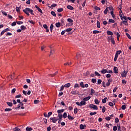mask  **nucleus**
I'll list each match as a JSON object with an SVG mask.
<instances>
[{
  "label": "nucleus",
  "mask_w": 131,
  "mask_h": 131,
  "mask_svg": "<svg viewBox=\"0 0 131 131\" xmlns=\"http://www.w3.org/2000/svg\"><path fill=\"white\" fill-rule=\"evenodd\" d=\"M23 11L24 13L27 15V16L30 15V14H29V13H30L31 15H34V13H33V10L29 8H26L25 9H24Z\"/></svg>",
  "instance_id": "obj_1"
},
{
  "label": "nucleus",
  "mask_w": 131,
  "mask_h": 131,
  "mask_svg": "<svg viewBox=\"0 0 131 131\" xmlns=\"http://www.w3.org/2000/svg\"><path fill=\"white\" fill-rule=\"evenodd\" d=\"M64 111H65V110L64 109L57 110V113H58V117L59 118H63V115H62V113H63Z\"/></svg>",
  "instance_id": "obj_2"
},
{
  "label": "nucleus",
  "mask_w": 131,
  "mask_h": 131,
  "mask_svg": "<svg viewBox=\"0 0 131 131\" xmlns=\"http://www.w3.org/2000/svg\"><path fill=\"white\" fill-rule=\"evenodd\" d=\"M76 104L78 106H85V105L86 104V102H85L84 101V100H83V101H81L80 102H76Z\"/></svg>",
  "instance_id": "obj_3"
},
{
  "label": "nucleus",
  "mask_w": 131,
  "mask_h": 131,
  "mask_svg": "<svg viewBox=\"0 0 131 131\" xmlns=\"http://www.w3.org/2000/svg\"><path fill=\"white\" fill-rule=\"evenodd\" d=\"M58 120H59V119L56 118L55 117H51L50 118V122H53V123H56Z\"/></svg>",
  "instance_id": "obj_4"
},
{
  "label": "nucleus",
  "mask_w": 131,
  "mask_h": 131,
  "mask_svg": "<svg viewBox=\"0 0 131 131\" xmlns=\"http://www.w3.org/2000/svg\"><path fill=\"white\" fill-rule=\"evenodd\" d=\"M89 107L94 109V110H98V106L95 104H90Z\"/></svg>",
  "instance_id": "obj_5"
},
{
  "label": "nucleus",
  "mask_w": 131,
  "mask_h": 131,
  "mask_svg": "<svg viewBox=\"0 0 131 131\" xmlns=\"http://www.w3.org/2000/svg\"><path fill=\"white\" fill-rule=\"evenodd\" d=\"M127 72L128 71L124 70L123 72L121 73V76L122 77H126V74H127Z\"/></svg>",
  "instance_id": "obj_6"
},
{
  "label": "nucleus",
  "mask_w": 131,
  "mask_h": 131,
  "mask_svg": "<svg viewBox=\"0 0 131 131\" xmlns=\"http://www.w3.org/2000/svg\"><path fill=\"white\" fill-rule=\"evenodd\" d=\"M67 21L69 22V25L70 26H72L73 25V20L71 18H68Z\"/></svg>",
  "instance_id": "obj_7"
},
{
  "label": "nucleus",
  "mask_w": 131,
  "mask_h": 131,
  "mask_svg": "<svg viewBox=\"0 0 131 131\" xmlns=\"http://www.w3.org/2000/svg\"><path fill=\"white\" fill-rule=\"evenodd\" d=\"M71 93L72 95H78L79 92L78 91H72Z\"/></svg>",
  "instance_id": "obj_8"
},
{
  "label": "nucleus",
  "mask_w": 131,
  "mask_h": 131,
  "mask_svg": "<svg viewBox=\"0 0 131 131\" xmlns=\"http://www.w3.org/2000/svg\"><path fill=\"white\" fill-rule=\"evenodd\" d=\"M110 37H111V38H109V39H111L113 45H115V41L114 40V38L113 37V36H111Z\"/></svg>",
  "instance_id": "obj_9"
},
{
  "label": "nucleus",
  "mask_w": 131,
  "mask_h": 131,
  "mask_svg": "<svg viewBox=\"0 0 131 131\" xmlns=\"http://www.w3.org/2000/svg\"><path fill=\"white\" fill-rule=\"evenodd\" d=\"M86 127V125H83L82 124H81L80 125V129H84V128H85Z\"/></svg>",
  "instance_id": "obj_10"
},
{
  "label": "nucleus",
  "mask_w": 131,
  "mask_h": 131,
  "mask_svg": "<svg viewBox=\"0 0 131 131\" xmlns=\"http://www.w3.org/2000/svg\"><path fill=\"white\" fill-rule=\"evenodd\" d=\"M43 27L46 30V32H49V30L48 29V25H47L46 24H44L43 25Z\"/></svg>",
  "instance_id": "obj_11"
},
{
  "label": "nucleus",
  "mask_w": 131,
  "mask_h": 131,
  "mask_svg": "<svg viewBox=\"0 0 131 131\" xmlns=\"http://www.w3.org/2000/svg\"><path fill=\"white\" fill-rule=\"evenodd\" d=\"M114 73H118V69L116 67H114Z\"/></svg>",
  "instance_id": "obj_12"
},
{
  "label": "nucleus",
  "mask_w": 131,
  "mask_h": 131,
  "mask_svg": "<svg viewBox=\"0 0 131 131\" xmlns=\"http://www.w3.org/2000/svg\"><path fill=\"white\" fill-rule=\"evenodd\" d=\"M68 119H69V120H73L74 119V117L71 116L70 115H68Z\"/></svg>",
  "instance_id": "obj_13"
},
{
  "label": "nucleus",
  "mask_w": 131,
  "mask_h": 131,
  "mask_svg": "<svg viewBox=\"0 0 131 131\" xmlns=\"http://www.w3.org/2000/svg\"><path fill=\"white\" fill-rule=\"evenodd\" d=\"M67 9H69V10H71V11L74 10V8H73V7L71 6V5H68L67 6Z\"/></svg>",
  "instance_id": "obj_14"
},
{
  "label": "nucleus",
  "mask_w": 131,
  "mask_h": 131,
  "mask_svg": "<svg viewBox=\"0 0 131 131\" xmlns=\"http://www.w3.org/2000/svg\"><path fill=\"white\" fill-rule=\"evenodd\" d=\"M91 96H88L87 97H85L83 99V101L85 102V101H89L90 99H91Z\"/></svg>",
  "instance_id": "obj_15"
},
{
  "label": "nucleus",
  "mask_w": 131,
  "mask_h": 131,
  "mask_svg": "<svg viewBox=\"0 0 131 131\" xmlns=\"http://www.w3.org/2000/svg\"><path fill=\"white\" fill-rule=\"evenodd\" d=\"M64 66H70V65H72V62H66L64 63Z\"/></svg>",
  "instance_id": "obj_16"
},
{
  "label": "nucleus",
  "mask_w": 131,
  "mask_h": 131,
  "mask_svg": "<svg viewBox=\"0 0 131 131\" xmlns=\"http://www.w3.org/2000/svg\"><path fill=\"white\" fill-rule=\"evenodd\" d=\"M97 28H100L101 27V23H100L99 20H97Z\"/></svg>",
  "instance_id": "obj_17"
},
{
  "label": "nucleus",
  "mask_w": 131,
  "mask_h": 131,
  "mask_svg": "<svg viewBox=\"0 0 131 131\" xmlns=\"http://www.w3.org/2000/svg\"><path fill=\"white\" fill-rule=\"evenodd\" d=\"M6 104H7L8 106L9 107H12L13 106V103L10 102H7Z\"/></svg>",
  "instance_id": "obj_18"
},
{
  "label": "nucleus",
  "mask_w": 131,
  "mask_h": 131,
  "mask_svg": "<svg viewBox=\"0 0 131 131\" xmlns=\"http://www.w3.org/2000/svg\"><path fill=\"white\" fill-rule=\"evenodd\" d=\"M70 85H71V84L70 83H68L64 85V88H70Z\"/></svg>",
  "instance_id": "obj_19"
},
{
  "label": "nucleus",
  "mask_w": 131,
  "mask_h": 131,
  "mask_svg": "<svg viewBox=\"0 0 131 131\" xmlns=\"http://www.w3.org/2000/svg\"><path fill=\"white\" fill-rule=\"evenodd\" d=\"M107 34L108 35H111V36H112V35H113V32H112V31H107Z\"/></svg>",
  "instance_id": "obj_20"
},
{
  "label": "nucleus",
  "mask_w": 131,
  "mask_h": 131,
  "mask_svg": "<svg viewBox=\"0 0 131 131\" xmlns=\"http://www.w3.org/2000/svg\"><path fill=\"white\" fill-rule=\"evenodd\" d=\"M107 102V97L104 98L102 100V102L103 104H105Z\"/></svg>",
  "instance_id": "obj_21"
},
{
  "label": "nucleus",
  "mask_w": 131,
  "mask_h": 131,
  "mask_svg": "<svg viewBox=\"0 0 131 131\" xmlns=\"http://www.w3.org/2000/svg\"><path fill=\"white\" fill-rule=\"evenodd\" d=\"M101 72L102 74H105V73H107V70L106 69H103L101 71Z\"/></svg>",
  "instance_id": "obj_22"
},
{
  "label": "nucleus",
  "mask_w": 131,
  "mask_h": 131,
  "mask_svg": "<svg viewBox=\"0 0 131 131\" xmlns=\"http://www.w3.org/2000/svg\"><path fill=\"white\" fill-rule=\"evenodd\" d=\"M117 58H118V54H116L114 59V62H116V61H117Z\"/></svg>",
  "instance_id": "obj_23"
},
{
  "label": "nucleus",
  "mask_w": 131,
  "mask_h": 131,
  "mask_svg": "<svg viewBox=\"0 0 131 131\" xmlns=\"http://www.w3.org/2000/svg\"><path fill=\"white\" fill-rule=\"evenodd\" d=\"M100 32H101L100 31H98V30H94V31H93V33L94 34H97L98 33H100Z\"/></svg>",
  "instance_id": "obj_24"
},
{
  "label": "nucleus",
  "mask_w": 131,
  "mask_h": 131,
  "mask_svg": "<svg viewBox=\"0 0 131 131\" xmlns=\"http://www.w3.org/2000/svg\"><path fill=\"white\" fill-rule=\"evenodd\" d=\"M77 112H78V109L77 108V107H76L74 109V114H77Z\"/></svg>",
  "instance_id": "obj_25"
},
{
  "label": "nucleus",
  "mask_w": 131,
  "mask_h": 131,
  "mask_svg": "<svg viewBox=\"0 0 131 131\" xmlns=\"http://www.w3.org/2000/svg\"><path fill=\"white\" fill-rule=\"evenodd\" d=\"M53 29H54V25L52 24L50 26V31L51 32H53Z\"/></svg>",
  "instance_id": "obj_26"
},
{
  "label": "nucleus",
  "mask_w": 131,
  "mask_h": 131,
  "mask_svg": "<svg viewBox=\"0 0 131 131\" xmlns=\"http://www.w3.org/2000/svg\"><path fill=\"white\" fill-rule=\"evenodd\" d=\"M107 9L110 10L111 11H114V8H113V7H112V6H110L109 7H107Z\"/></svg>",
  "instance_id": "obj_27"
},
{
  "label": "nucleus",
  "mask_w": 131,
  "mask_h": 131,
  "mask_svg": "<svg viewBox=\"0 0 131 131\" xmlns=\"http://www.w3.org/2000/svg\"><path fill=\"white\" fill-rule=\"evenodd\" d=\"M95 90H94L93 89H91V92L90 94H91L92 96H93V95H94V94H95Z\"/></svg>",
  "instance_id": "obj_28"
},
{
  "label": "nucleus",
  "mask_w": 131,
  "mask_h": 131,
  "mask_svg": "<svg viewBox=\"0 0 131 131\" xmlns=\"http://www.w3.org/2000/svg\"><path fill=\"white\" fill-rule=\"evenodd\" d=\"M32 128L31 127H27L26 128V130L27 131H31L32 130Z\"/></svg>",
  "instance_id": "obj_29"
},
{
  "label": "nucleus",
  "mask_w": 131,
  "mask_h": 131,
  "mask_svg": "<svg viewBox=\"0 0 131 131\" xmlns=\"http://www.w3.org/2000/svg\"><path fill=\"white\" fill-rule=\"evenodd\" d=\"M62 117L65 119V118H67V113H64Z\"/></svg>",
  "instance_id": "obj_30"
},
{
  "label": "nucleus",
  "mask_w": 131,
  "mask_h": 131,
  "mask_svg": "<svg viewBox=\"0 0 131 131\" xmlns=\"http://www.w3.org/2000/svg\"><path fill=\"white\" fill-rule=\"evenodd\" d=\"M51 15H52V16H54V17H56V16H57L55 11H51Z\"/></svg>",
  "instance_id": "obj_31"
},
{
  "label": "nucleus",
  "mask_w": 131,
  "mask_h": 131,
  "mask_svg": "<svg viewBox=\"0 0 131 131\" xmlns=\"http://www.w3.org/2000/svg\"><path fill=\"white\" fill-rule=\"evenodd\" d=\"M91 82H93V83H96V82H97V79L95 78H92L91 80Z\"/></svg>",
  "instance_id": "obj_32"
},
{
  "label": "nucleus",
  "mask_w": 131,
  "mask_h": 131,
  "mask_svg": "<svg viewBox=\"0 0 131 131\" xmlns=\"http://www.w3.org/2000/svg\"><path fill=\"white\" fill-rule=\"evenodd\" d=\"M58 73V71H56L54 74H50V76H51V77H54V76H55V75H57V74Z\"/></svg>",
  "instance_id": "obj_33"
},
{
  "label": "nucleus",
  "mask_w": 131,
  "mask_h": 131,
  "mask_svg": "<svg viewBox=\"0 0 131 131\" xmlns=\"http://www.w3.org/2000/svg\"><path fill=\"white\" fill-rule=\"evenodd\" d=\"M94 102H95V104H97V105L100 104V101L97 99H95Z\"/></svg>",
  "instance_id": "obj_34"
},
{
  "label": "nucleus",
  "mask_w": 131,
  "mask_h": 131,
  "mask_svg": "<svg viewBox=\"0 0 131 131\" xmlns=\"http://www.w3.org/2000/svg\"><path fill=\"white\" fill-rule=\"evenodd\" d=\"M108 12H109V10L108 9V7H107L105 10L104 11L103 13L104 14H106L107 13H108Z\"/></svg>",
  "instance_id": "obj_35"
},
{
  "label": "nucleus",
  "mask_w": 131,
  "mask_h": 131,
  "mask_svg": "<svg viewBox=\"0 0 131 131\" xmlns=\"http://www.w3.org/2000/svg\"><path fill=\"white\" fill-rule=\"evenodd\" d=\"M1 12L2 13L3 15H4V16H8V14L6 12L2 10Z\"/></svg>",
  "instance_id": "obj_36"
},
{
  "label": "nucleus",
  "mask_w": 131,
  "mask_h": 131,
  "mask_svg": "<svg viewBox=\"0 0 131 131\" xmlns=\"http://www.w3.org/2000/svg\"><path fill=\"white\" fill-rule=\"evenodd\" d=\"M108 22H110V23H115V20L110 18L108 19Z\"/></svg>",
  "instance_id": "obj_37"
},
{
  "label": "nucleus",
  "mask_w": 131,
  "mask_h": 131,
  "mask_svg": "<svg viewBox=\"0 0 131 131\" xmlns=\"http://www.w3.org/2000/svg\"><path fill=\"white\" fill-rule=\"evenodd\" d=\"M56 27H57L58 28H59V27H60L61 26V23H57L56 24H55Z\"/></svg>",
  "instance_id": "obj_38"
},
{
  "label": "nucleus",
  "mask_w": 131,
  "mask_h": 131,
  "mask_svg": "<svg viewBox=\"0 0 131 131\" xmlns=\"http://www.w3.org/2000/svg\"><path fill=\"white\" fill-rule=\"evenodd\" d=\"M20 28L21 30H25V29H26V27H25V26H20Z\"/></svg>",
  "instance_id": "obj_39"
},
{
  "label": "nucleus",
  "mask_w": 131,
  "mask_h": 131,
  "mask_svg": "<svg viewBox=\"0 0 131 131\" xmlns=\"http://www.w3.org/2000/svg\"><path fill=\"white\" fill-rule=\"evenodd\" d=\"M96 114H97V112H91L90 113V115H91V116H93V115H96Z\"/></svg>",
  "instance_id": "obj_40"
},
{
  "label": "nucleus",
  "mask_w": 131,
  "mask_h": 131,
  "mask_svg": "<svg viewBox=\"0 0 131 131\" xmlns=\"http://www.w3.org/2000/svg\"><path fill=\"white\" fill-rule=\"evenodd\" d=\"M94 9L97 11H100V10H101V8L98 6H95Z\"/></svg>",
  "instance_id": "obj_41"
},
{
  "label": "nucleus",
  "mask_w": 131,
  "mask_h": 131,
  "mask_svg": "<svg viewBox=\"0 0 131 131\" xmlns=\"http://www.w3.org/2000/svg\"><path fill=\"white\" fill-rule=\"evenodd\" d=\"M121 53H122V51H121V50H118L116 52V54L117 55H120V54H121Z\"/></svg>",
  "instance_id": "obj_42"
},
{
  "label": "nucleus",
  "mask_w": 131,
  "mask_h": 131,
  "mask_svg": "<svg viewBox=\"0 0 131 131\" xmlns=\"http://www.w3.org/2000/svg\"><path fill=\"white\" fill-rule=\"evenodd\" d=\"M122 23L124 24V25L127 26L128 25V24L127 23V20H123L122 21Z\"/></svg>",
  "instance_id": "obj_43"
},
{
  "label": "nucleus",
  "mask_w": 131,
  "mask_h": 131,
  "mask_svg": "<svg viewBox=\"0 0 131 131\" xmlns=\"http://www.w3.org/2000/svg\"><path fill=\"white\" fill-rule=\"evenodd\" d=\"M63 8H59L57 9V12L58 13H61V12H63Z\"/></svg>",
  "instance_id": "obj_44"
},
{
  "label": "nucleus",
  "mask_w": 131,
  "mask_h": 131,
  "mask_svg": "<svg viewBox=\"0 0 131 131\" xmlns=\"http://www.w3.org/2000/svg\"><path fill=\"white\" fill-rule=\"evenodd\" d=\"M95 75H96L97 76H101V74L97 71L95 72Z\"/></svg>",
  "instance_id": "obj_45"
},
{
  "label": "nucleus",
  "mask_w": 131,
  "mask_h": 131,
  "mask_svg": "<svg viewBox=\"0 0 131 131\" xmlns=\"http://www.w3.org/2000/svg\"><path fill=\"white\" fill-rule=\"evenodd\" d=\"M115 122L116 123H118V122H119V119H118V118H116L115 119Z\"/></svg>",
  "instance_id": "obj_46"
},
{
  "label": "nucleus",
  "mask_w": 131,
  "mask_h": 131,
  "mask_svg": "<svg viewBox=\"0 0 131 131\" xmlns=\"http://www.w3.org/2000/svg\"><path fill=\"white\" fill-rule=\"evenodd\" d=\"M28 22L29 23H31V24H33V25H34L35 24V22H34L33 20H29Z\"/></svg>",
  "instance_id": "obj_47"
},
{
  "label": "nucleus",
  "mask_w": 131,
  "mask_h": 131,
  "mask_svg": "<svg viewBox=\"0 0 131 131\" xmlns=\"http://www.w3.org/2000/svg\"><path fill=\"white\" fill-rule=\"evenodd\" d=\"M80 85L82 88H84V84H83V82H81L80 83Z\"/></svg>",
  "instance_id": "obj_48"
},
{
  "label": "nucleus",
  "mask_w": 131,
  "mask_h": 131,
  "mask_svg": "<svg viewBox=\"0 0 131 131\" xmlns=\"http://www.w3.org/2000/svg\"><path fill=\"white\" fill-rule=\"evenodd\" d=\"M5 111L6 112H8L9 111H12V109L11 108H7L5 109Z\"/></svg>",
  "instance_id": "obj_49"
},
{
  "label": "nucleus",
  "mask_w": 131,
  "mask_h": 131,
  "mask_svg": "<svg viewBox=\"0 0 131 131\" xmlns=\"http://www.w3.org/2000/svg\"><path fill=\"white\" fill-rule=\"evenodd\" d=\"M111 120V117H105V120H107V121H109Z\"/></svg>",
  "instance_id": "obj_50"
},
{
  "label": "nucleus",
  "mask_w": 131,
  "mask_h": 131,
  "mask_svg": "<svg viewBox=\"0 0 131 131\" xmlns=\"http://www.w3.org/2000/svg\"><path fill=\"white\" fill-rule=\"evenodd\" d=\"M121 108L122 110H125V109H126V106H125V105H122Z\"/></svg>",
  "instance_id": "obj_51"
},
{
  "label": "nucleus",
  "mask_w": 131,
  "mask_h": 131,
  "mask_svg": "<svg viewBox=\"0 0 131 131\" xmlns=\"http://www.w3.org/2000/svg\"><path fill=\"white\" fill-rule=\"evenodd\" d=\"M15 92H16V89L14 88L11 91V94H15Z\"/></svg>",
  "instance_id": "obj_52"
},
{
  "label": "nucleus",
  "mask_w": 131,
  "mask_h": 131,
  "mask_svg": "<svg viewBox=\"0 0 131 131\" xmlns=\"http://www.w3.org/2000/svg\"><path fill=\"white\" fill-rule=\"evenodd\" d=\"M106 111V107L105 106L102 107V113H105V112Z\"/></svg>",
  "instance_id": "obj_53"
},
{
  "label": "nucleus",
  "mask_w": 131,
  "mask_h": 131,
  "mask_svg": "<svg viewBox=\"0 0 131 131\" xmlns=\"http://www.w3.org/2000/svg\"><path fill=\"white\" fill-rule=\"evenodd\" d=\"M63 118H59L58 119V123L59 124H60V123H61V122L62 121V119Z\"/></svg>",
  "instance_id": "obj_54"
},
{
  "label": "nucleus",
  "mask_w": 131,
  "mask_h": 131,
  "mask_svg": "<svg viewBox=\"0 0 131 131\" xmlns=\"http://www.w3.org/2000/svg\"><path fill=\"white\" fill-rule=\"evenodd\" d=\"M126 35L128 37V38H129V39H131L130 35H129L128 33H126Z\"/></svg>",
  "instance_id": "obj_55"
},
{
  "label": "nucleus",
  "mask_w": 131,
  "mask_h": 131,
  "mask_svg": "<svg viewBox=\"0 0 131 131\" xmlns=\"http://www.w3.org/2000/svg\"><path fill=\"white\" fill-rule=\"evenodd\" d=\"M16 23L18 25H21V24H23V21H18L16 22Z\"/></svg>",
  "instance_id": "obj_56"
},
{
  "label": "nucleus",
  "mask_w": 131,
  "mask_h": 131,
  "mask_svg": "<svg viewBox=\"0 0 131 131\" xmlns=\"http://www.w3.org/2000/svg\"><path fill=\"white\" fill-rule=\"evenodd\" d=\"M21 97H22V95L21 94H19L15 96V99H18V98H21Z\"/></svg>",
  "instance_id": "obj_57"
},
{
  "label": "nucleus",
  "mask_w": 131,
  "mask_h": 131,
  "mask_svg": "<svg viewBox=\"0 0 131 131\" xmlns=\"http://www.w3.org/2000/svg\"><path fill=\"white\" fill-rule=\"evenodd\" d=\"M55 7H57L56 4H54L51 5L50 8H55Z\"/></svg>",
  "instance_id": "obj_58"
},
{
  "label": "nucleus",
  "mask_w": 131,
  "mask_h": 131,
  "mask_svg": "<svg viewBox=\"0 0 131 131\" xmlns=\"http://www.w3.org/2000/svg\"><path fill=\"white\" fill-rule=\"evenodd\" d=\"M72 30V28H68L66 30V31H67V32H70V31H71Z\"/></svg>",
  "instance_id": "obj_59"
},
{
  "label": "nucleus",
  "mask_w": 131,
  "mask_h": 131,
  "mask_svg": "<svg viewBox=\"0 0 131 131\" xmlns=\"http://www.w3.org/2000/svg\"><path fill=\"white\" fill-rule=\"evenodd\" d=\"M76 88H79V84L76 83L74 85V89H76Z\"/></svg>",
  "instance_id": "obj_60"
},
{
  "label": "nucleus",
  "mask_w": 131,
  "mask_h": 131,
  "mask_svg": "<svg viewBox=\"0 0 131 131\" xmlns=\"http://www.w3.org/2000/svg\"><path fill=\"white\" fill-rule=\"evenodd\" d=\"M16 12H17L18 13H19V12H20V8H19V7H16Z\"/></svg>",
  "instance_id": "obj_61"
},
{
  "label": "nucleus",
  "mask_w": 131,
  "mask_h": 131,
  "mask_svg": "<svg viewBox=\"0 0 131 131\" xmlns=\"http://www.w3.org/2000/svg\"><path fill=\"white\" fill-rule=\"evenodd\" d=\"M118 89V87L116 86V87L114 89V90H113V93H115V92H116V91H117Z\"/></svg>",
  "instance_id": "obj_62"
},
{
  "label": "nucleus",
  "mask_w": 131,
  "mask_h": 131,
  "mask_svg": "<svg viewBox=\"0 0 131 131\" xmlns=\"http://www.w3.org/2000/svg\"><path fill=\"white\" fill-rule=\"evenodd\" d=\"M34 104H38L39 103V100H35L34 101Z\"/></svg>",
  "instance_id": "obj_63"
},
{
  "label": "nucleus",
  "mask_w": 131,
  "mask_h": 131,
  "mask_svg": "<svg viewBox=\"0 0 131 131\" xmlns=\"http://www.w3.org/2000/svg\"><path fill=\"white\" fill-rule=\"evenodd\" d=\"M113 130L114 131L117 130V126H114V127H113Z\"/></svg>",
  "instance_id": "obj_64"
}]
</instances>
